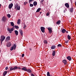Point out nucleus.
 <instances>
[{
  "instance_id": "f257e3e1",
  "label": "nucleus",
  "mask_w": 76,
  "mask_h": 76,
  "mask_svg": "<svg viewBox=\"0 0 76 76\" xmlns=\"http://www.w3.org/2000/svg\"><path fill=\"white\" fill-rule=\"evenodd\" d=\"M15 8L18 10H19L20 8V6L18 5V3H16L15 5Z\"/></svg>"
},
{
  "instance_id": "f03ea898",
  "label": "nucleus",
  "mask_w": 76,
  "mask_h": 76,
  "mask_svg": "<svg viewBox=\"0 0 76 76\" xmlns=\"http://www.w3.org/2000/svg\"><path fill=\"white\" fill-rule=\"evenodd\" d=\"M14 28V27H13L11 29L9 28H7V29L8 31L9 32V33L11 34V33L12 32V31H13V30H14V29L13 28Z\"/></svg>"
},
{
  "instance_id": "7ed1b4c3",
  "label": "nucleus",
  "mask_w": 76,
  "mask_h": 76,
  "mask_svg": "<svg viewBox=\"0 0 76 76\" xmlns=\"http://www.w3.org/2000/svg\"><path fill=\"white\" fill-rule=\"evenodd\" d=\"M16 48V45L14 44L12 47H11V48L10 49V50L11 51H12L13 50V48L14 50H15Z\"/></svg>"
},
{
  "instance_id": "20e7f679",
  "label": "nucleus",
  "mask_w": 76,
  "mask_h": 76,
  "mask_svg": "<svg viewBox=\"0 0 76 76\" xmlns=\"http://www.w3.org/2000/svg\"><path fill=\"white\" fill-rule=\"evenodd\" d=\"M6 37L3 35L1 36V39L0 40H1L2 41H3L5 39Z\"/></svg>"
},
{
  "instance_id": "39448f33",
  "label": "nucleus",
  "mask_w": 76,
  "mask_h": 76,
  "mask_svg": "<svg viewBox=\"0 0 76 76\" xmlns=\"http://www.w3.org/2000/svg\"><path fill=\"white\" fill-rule=\"evenodd\" d=\"M16 69H17V67H15V66L14 67H11L10 69V71H12V70H15Z\"/></svg>"
},
{
  "instance_id": "423d86ee",
  "label": "nucleus",
  "mask_w": 76,
  "mask_h": 76,
  "mask_svg": "<svg viewBox=\"0 0 76 76\" xmlns=\"http://www.w3.org/2000/svg\"><path fill=\"white\" fill-rule=\"evenodd\" d=\"M42 32H45V28L44 27H41L40 28Z\"/></svg>"
},
{
  "instance_id": "0eeeda50",
  "label": "nucleus",
  "mask_w": 76,
  "mask_h": 76,
  "mask_svg": "<svg viewBox=\"0 0 76 76\" xmlns=\"http://www.w3.org/2000/svg\"><path fill=\"white\" fill-rule=\"evenodd\" d=\"M48 29L49 31V34H51V33H52V28L50 27H49Z\"/></svg>"
},
{
  "instance_id": "6e6552de",
  "label": "nucleus",
  "mask_w": 76,
  "mask_h": 76,
  "mask_svg": "<svg viewBox=\"0 0 76 76\" xmlns=\"http://www.w3.org/2000/svg\"><path fill=\"white\" fill-rule=\"evenodd\" d=\"M2 20L3 22H6L7 20V18L6 17H3L2 18Z\"/></svg>"
},
{
  "instance_id": "1a4fd4ad",
  "label": "nucleus",
  "mask_w": 76,
  "mask_h": 76,
  "mask_svg": "<svg viewBox=\"0 0 76 76\" xmlns=\"http://www.w3.org/2000/svg\"><path fill=\"white\" fill-rule=\"evenodd\" d=\"M13 4L11 3L9 5V6L8 7L10 9H12V7H13Z\"/></svg>"
},
{
  "instance_id": "9d476101",
  "label": "nucleus",
  "mask_w": 76,
  "mask_h": 76,
  "mask_svg": "<svg viewBox=\"0 0 76 76\" xmlns=\"http://www.w3.org/2000/svg\"><path fill=\"white\" fill-rule=\"evenodd\" d=\"M11 46L12 44H11V43L10 42L7 43V46L8 47H11Z\"/></svg>"
},
{
  "instance_id": "9b49d317",
  "label": "nucleus",
  "mask_w": 76,
  "mask_h": 76,
  "mask_svg": "<svg viewBox=\"0 0 76 76\" xmlns=\"http://www.w3.org/2000/svg\"><path fill=\"white\" fill-rule=\"evenodd\" d=\"M66 58L69 60V61H71L72 60V57L69 56L67 57Z\"/></svg>"
},
{
  "instance_id": "f8f14e48",
  "label": "nucleus",
  "mask_w": 76,
  "mask_h": 76,
  "mask_svg": "<svg viewBox=\"0 0 76 76\" xmlns=\"http://www.w3.org/2000/svg\"><path fill=\"white\" fill-rule=\"evenodd\" d=\"M65 6L67 8H69V4L68 3H66L65 4Z\"/></svg>"
},
{
  "instance_id": "ddd939ff",
  "label": "nucleus",
  "mask_w": 76,
  "mask_h": 76,
  "mask_svg": "<svg viewBox=\"0 0 76 76\" xmlns=\"http://www.w3.org/2000/svg\"><path fill=\"white\" fill-rule=\"evenodd\" d=\"M19 31L20 34L21 36H23V31L22 30L20 29L19 30Z\"/></svg>"
},
{
  "instance_id": "4468645a",
  "label": "nucleus",
  "mask_w": 76,
  "mask_h": 76,
  "mask_svg": "<svg viewBox=\"0 0 76 76\" xmlns=\"http://www.w3.org/2000/svg\"><path fill=\"white\" fill-rule=\"evenodd\" d=\"M62 62L64 64H67V61L66 59H64L62 61Z\"/></svg>"
},
{
  "instance_id": "2eb2a0df",
  "label": "nucleus",
  "mask_w": 76,
  "mask_h": 76,
  "mask_svg": "<svg viewBox=\"0 0 76 76\" xmlns=\"http://www.w3.org/2000/svg\"><path fill=\"white\" fill-rule=\"evenodd\" d=\"M66 30L64 29H63L61 31V32L62 34H64L65 32H66Z\"/></svg>"
},
{
  "instance_id": "dca6fc26",
  "label": "nucleus",
  "mask_w": 76,
  "mask_h": 76,
  "mask_svg": "<svg viewBox=\"0 0 76 76\" xmlns=\"http://www.w3.org/2000/svg\"><path fill=\"white\" fill-rule=\"evenodd\" d=\"M67 38L69 40H70V39H71V37L70 36V35H68L67 36Z\"/></svg>"
},
{
  "instance_id": "f3484780",
  "label": "nucleus",
  "mask_w": 76,
  "mask_h": 76,
  "mask_svg": "<svg viewBox=\"0 0 76 76\" xmlns=\"http://www.w3.org/2000/svg\"><path fill=\"white\" fill-rule=\"evenodd\" d=\"M22 69L24 71H27V69H26V67H23Z\"/></svg>"
},
{
  "instance_id": "a211bd4d",
  "label": "nucleus",
  "mask_w": 76,
  "mask_h": 76,
  "mask_svg": "<svg viewBox=\"0 0 76 76\" xmlns=\"http://www.w3.org/2000/svg\"><path fill=\"white\" fill-rule=\"evenodd\" d=\"M7 71H5L3 73V75L4 76L5 75H6V74H7Z\"/></svg>"
},
{
  "instance_id": "6ab92c4d",
  "label": "nucleus",
  "mask_w": 76,
  "mask_h": 76,
  "mask_svg": "<svg viewBox=\"0 0 76 76\" xmlns=\"http://www.w3.org/2000/svg\"><path fill=\"white\" fill-rule=\"evenodd\" d=\"M61 23V21H60V20H59L57 22H56V24H57V25H60Z\"/></svg>"
},
{
  "instance_id": "aec40b11",
  "label": "nucleus",
  "mask_w": 76,
  "mask_h": 76,
  "mask_svg": "<svg viewBox=\"0 0 76 76\" xmlns=\"http://www.w3.org/2000/svg\"><path fill=\"white\" fill-rule=\"evenodd\" d=\"M71 12H73V7H72L69 10Z\"/></svg>"
},
{
  "instance_id": "412c9836",
  "label": "nucleus",
  "mask_w": 76,
  "mask_h": 76,
  "mask_svg": "<svg viewBox=\"0 0 76 76\" xmlns=\"http://www.w3.org/2000/svg\"><path fill=\"white\" fill-rule=\"evenodd\" d=\"M14 31L15 35H18V31L17 30H15Z\"/></svg>"
},
{
  "instance_id": "4be33fe9",
  "label": "nucleus",
  "mask_w": 76,
  "mask_h": 76,
  "mask_svg": "<svg viewBox=\"0 0 76 76\" xmlns=\"http://www.w3.org/2000/svg\"><path fill=\"white\" fill-rule=\"evenodd\" d=\"M33 4L34 6H36L37 5V2L36 1H35L33 3Z\"/></svg>"
},
{
  "instance_id": "5701e85b",
  "label": "nucleus",
  "mask_w": 76,
  "mask_h": 76,
  "mask_svg": "<svg viewBox=\"0 0 76 76\" xmlns=\"http://www.w3.org/2000/svg\"><path fill=\"white\" fill-rule=\"evenodd\" d=\"M26 71L28 72H29V73H31V72H32V71H31V69H27V71Z\"/></svg>"
},
{
  "instance_id": "b1692460",
  "label": "nucleus",
  "mask_w": 76,
  "mask_h": 76,
  "mask_svg": "<svg viewBox=\"0 0 76 76\" xmlns=\"http://www.w3.org/2000/svg\"><path fill=\"white\" fill-rule=\"evenodd\" d=\"M41 10V8H39L38 9H37V11H36V12H39V11H40V10Z\"/></svg>"
},
{
  "instance_id": "393cba45",
  "label": "nucleus",
  "mask_w": 76,
  "mask_h": 76,
  "mask_svg": "<svg viewBox=\"0 0 76 76\" xmlns=\"http://www.w3.org/2000/svg\"><path fill=\"white\" fill-rule=\"evenodd\" d=\"M55 54H56V51H53L52 53V55L53 56H55Z\"/></svg>"
},
{
  "instance_id": "a878e982",
  "label": "nucleus",
  "mask_w": 76,
  "mask_h": 76,
  "mask_svg": "<svg viewBox=\"0 0 76 76\" xmlns=\"http://www.w3.org/2000/svg\"><path fill=\"white\" fill-rule=\"evenodd\" d=\"M20 19H19L18 20L17 23H18V25H19V24H20Z\"/></svg>"
},
{
  "instance_id": "bb28decb",
  "label": "nucleus",
  "mask_w": 76,
  "mask_h": 76,
  "mask_svg": "<svg viewBox=\"0 0 76 76\" xmlns=\"http://www.w3.org/2000/svg\"><path fill=\"white\" fill-rule=\"evenodd\" d=\"M56 48V46L54 45H52L51 47V49H55Z\"/></svg>"
},
{
  "instance_id": "cd10ccee",
  "label": "nucleus",
  "mask_w": 76,
  "mask_h": 76,
  "mask_svg": "<svg viewBox=\"0 0 76 76\" xmlns=\"http://www.w3.org/2000/svg\"><path fill=\"white\" fill-rule=\"evenodd\" d=\"M11 25L12 26H14V23L13 22H11L10 23Z\"/></svg>"
},
{
  "instance_id": "c85d7f7f",
  "label": "nucleus",
  "mask_w": 76,
  "mask_h": 76,
  "mask_svg": "<svg viewBox=\"0 0 76 76\" xmlns=\"http://www.w3.org/2000/svg\"><path fill=\"white\" fill-rule=\"evenodd\" d=\"M7 16L8 18H10L11 17V15H10V14H8L7 15Z\"/></svg>"
},
{
  "instance_id": "c756f323",
  "label": "nucleus",
  "mask_w": 76,
  "mask_h": 76,
  "mask_svg": "<svg viewBox=\"0 0 76 76\" xmlns=\"http://www.w3.org/2000/svg\"><path fill=\"white\" fill-rule=\"evenodd\" d=\"M10 36H8L6 38V39L7 40H10Z\"/></svg>"
},
{
  "instance_id": "7c9ffc66",
  "label": "nucleus",
  "mask_w": 76,
  "mask_h": 76,
  "mask_svg": "<svg viewBox=\"0 0 76 76\" xmlns=\"http://www.w3.org/2000/svg\"><path fill=\"white\" fill-rule=\"evenodd\" d=\"M15 27L16 29H19V26H15Z\"/></svg>"
},
{
  "instance_id": "2f4dec72",
  "label": "nucleus",
  "mask_w": 76,
  "mask_h": 76,
  "mask_svg": "<svg viewBox=\"0 0 76 76\" xmlns=\"http://www.w3.org/2000/svg\"><path fill=\"white\" fill-rule=\"evenodd\" d=\"M44 43H45V44H47L48 43L47 41L46 40H44Z\"/></svg>"
},
{
  "instance_id": "473e14b6",
  "label": "nucleus",
  "mask_w": 76,
  "mask_h": 76,
  "mask_svg": "<svg viewBox=\"0 0 76 76\" xmlns=\"http://www.w3.org/2000/svg\"><path fill=\"white\" fill-rule=\"evenodd\" d=\"M61 46H62V45H61L60 44H59L58 45V47H61Z\"/></svg>"
},
{
  "instance_id": "72a5a7b5",
  "label": "nucleus",
  "mask_w": 76,
  "mask_h": 76,
  "mask_svg": "<svg viewBox=\"0 0 76 76\" xmlns=\"http://www.w3.org/2000/svg\"><path fill=\"white\" fill-rule=\"evenodd\" d=\"M50 75V72H48L47 73V76H49Z\"/></svg>"
},
{
  "instance_id": "f704fd0d",
  "label": "nucleus",
  "mask_w": 76,
  "mask_h": 76,
  "mask_svg": "<svg viewBox=\"0 0 76 76\" xmlns=\"http://www.w3.org/2000/svg\"><path fill=\"white\" fill-rule=\"evenodd\" d=\"M34 0H29V3L30 4L31 2H32V1H34Z\"/></svg>"
},
{
  "instance_id": "c9c22d12",
  "label": "nucleus",
  "mask_w": 76,
  "mask_h": 76,
  "mask_svg": "<svg viewBox=\"0 0 76 76\" xmlns=\"http://www.w3.org/2000/svg\"><path fill=\"white\" fill-rule=\"evenodd\" d=\"M30 7H33V6H34V5L32 4H30Z\"/></svg>"
},
{
  "instance_id": "e433bc0d",
  "label": "nucleus",
  "mask_w": 76,
  "mask_h": 76,
  "mask_svg": "<svg viewBox=\"0 0 76 76\" xmlns=\"http://www.w3.org/2000/svg\"><path fill=\"white\" fill-rule=\"evenodd\" d=\"M15 67H17V69H15V70H17V69H20V67H17V66H15Z\"/></svg>"
},
{
  "instance_id": "4c0bfd02",
  "label": "nucleus",
  "mask_w": 76,
  "mask_h": 76,
  "mask_svg": "<svg viewBox=\"0 0 76 76\" xmlns=\"http://www.w3.org/2000/svg\"><path fill=\"white\" fill-rule=\"evenodd\" d=\"M44 1V0H41L40 2L41 4H43V1Z\"/></svg>"
},
{
  "instance_id": "58836bf2",
  "label": "nucleus",
  "mask_w": 76,
  "mask_h": 76,
  "mask_svg": "<svg viewBox=\"0 0 76 76\" xmlns=\"http://www.w3.org/2000/svg\"><path fill=\"white\" fill-rule=\"evenodd\" d=\"M28 3V2H25L24 3V5H26V4H27Z\"/></svg>"
},
{
  "instance_id": "ea45409f",
  "label": "nucleus",
  "mask_w": 76,
  "mask_h": 76,
  "mask_svg": "<svg viewBox=\"0 0 76 76\" xmlns=\"http://www.w3.org/2000/svg\"><path fill=\"white\" fill-rule=\"evenodd\" d=\"M69 42V40H67L65 42V43L66 44L67 43Z\"/></svg>"
},
{
  "instance_id": "a19ab883",
  "label": "nucleus",
  "mask_w": 76,
  "mask_h": 76,
  "mask_svg": "<svg viewBox=\"0 0 76 76\" xmlns=\"http://www.w3.org/2000/svg\"><path fill=\"white\" fill-rule=\"evenodd\" d=\"M25 56V54H23L22 55V57H23Z\"/></svg>"
},
{
  "instance_id": "79ce46f5",
  "label": "nucleus",
  "mask_w": 76,
  "mask_h": 76,
  "mask_svg": "<svg viewBox=\"0 0 76 76\" xmlns=\"http://www.w3.org/2000/svg\"><path fill=\"white\" fill-rule=\"evenodd\" d=\"M31 76H35V75H34L33 74H31ZM36 76H37V75H36Z\"/></svg>"
},
{
  "instance_id": "37998d69",
  "label": "nucleus",
  "mask_w": 76,
  "mask_h": 76,
  "mask_svg": "<svg viewBox=\"0 0 76 76\" xmlns=\"http://www.w3.org/2000/svg\"><path fill=\"white\" fill-rule=\"evenodd\" d=\"M8 69V67H6V68H5V70H7Z\"/></svg>"
},
{
  "instance_id": "c03bdc74",
  "label": "nucleus",
  "mask_w": 76,
  "mask_h": 76,
  "mask_svg": "<svg viewBox=\"0 0 76 76\" xmlns=\"http://www.w3.org/2000/svg\"><path fill=\"white\" fill-rule=\"evenodd\" d=\"M46 15L48 16H49V13H47V14H46Z\"/></svg>"
},
{
  "instance_id": "a18cd8bd",
  "label": "nucleus",
  "mask_w": 76,
  "mask_h": 76,
  "mask_svg": "<svg viewBox=\"0 0 76 76\" xmlns=\"http://www.w3.org/2000/svg\"><path fill=\"white\" fill-rule=\"evenodd\" d=\"M26 26V25H24V26L23 27V28H25Z\"/></svg>"
},
{
  "instance_id": "49530a36",
  "label": "nucleus",
  "mask_w": 76,
  "mask_h": 76,
  "mask_svg": "<svg viewBox=\"0 0 76 76\" xmlns=\"http://www.w3.org/2000/svg\"><path fill=\"white\" fill-rule=\"evenodd\" d=\"M0 41H1V44H2V42L3 41H2L1 40H0Z\"/></svg>"
},
{
  "instance_id": "de8ad7c7",
  "label": "nucleus",
  "mask_w": 76,
  "mask_h": 76,
  "mask_svg": "<svg viewBox=\"0 0 76 76\" xmlns=\"http://www.w3.org/2000/svg\"><path fill=\"white\" fill-rule=\"evenodd\" d=\"M65 12H66V10H64V13H65Z\"/></svg>"
},
{
  "instance_id": "09e8293b",
  "label": "nucleus",
  "mask_w": 76,
  "mask_h": 76,
  "mask_svg": "<svg viewBox=\"0 0 76 76\" xmlns=\"http://www.w3.org/2000/svg\"><path fill=\"white\" fill-rule=\"evenodd\" d=\"M75 5L76 6V1L75 2Z\"/></svg>"
},
{
  "instance_id": "8fccbe9b",
  "label": "nucleus",
  "mask_w": 76,
  "mask_h": 76,
  "mask_svg": "<svg viewBox=\"0 0 76 76\" xmlns=\"http://www.w3.org/2000/svg\"><path fill=\"white\" fill-rule=\"evenodd\" d=\"M66 33H68V31H66Z\"/></svg>"
},
{
  "instance_id": "3c124183",
  "label": "nucleus",
  "mask_w": 76,
  "mask_h": 76,
  "mask_svg": "<svg viewBox=\"0 0 76 76\" xmlns=\"http://www.w3.org/2000/svg\"><path fill=\"white\" fill-rule=\"evenodd\" d=\"M1 8V4H0V9Z\"/></svg>"
},
{
  "instance_id": "603ef678",
  "label": "nucleus",
  "mask_w": 76,
  "mask_h": 76,
  "mask_svg": "<svg viewBox=\"0 0 76 76\" xmlns=\"http://www.w3.org/2000/svg\"><path fill=\"white\" fill-rule=\"evenodd\" d=\"M40 14H41V13H42V12H40Z\"/></svg>"
},
{
  "instance_id": "864d4df0",
  "label": "nucleus",
  "mask_w": 76,
  "mask_h": 76,
  "mask_svg": "<svg viewBox=\"0 0 76 76\" xmlns=\"http://www.w3.org/2000/svg\"><path fill=\"white\" fill-rule=\"evenodd\" d=\"M30 50L31 51V49H30Z\"/></svg>"
},
{
  "instance_id": "5fc2aeb1",
  "label": "nucleus",
  "mask_w": 76,
  "mask_h": 76,
  "mask_svg": "<svg viewBox=\"0 0 76 76\" xmlns=\"http://www.w3.org/2000/svg\"><path fill=\"white\" fill-rule=\"evenodd\" d=\"M10 0V1H12V0Z\"/></svg>"
},
{
  "instance_id": "6e6d98bb",
  "label": "nucleus",
  "mask_w": 76,
  "mask_h": 76,
  "mask_svg": "<svg viewBox=\"0 0 76 76\" xmlns=\"http://www.w3.org/2000/svg\"><path fill=\"white\" fill-rule=\"evenodd\" d=\"M1 52V51H0V53Z\"/></svg>"
}]
</instances>
